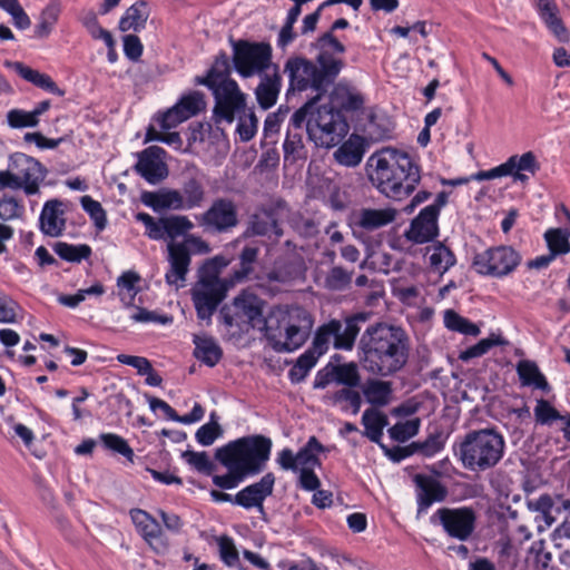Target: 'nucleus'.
<instances>
[{
  "mask_svg": "<svg viewBox=\"0 0 570 570\" xmlns=\"http://www.w3.org/2000/svg\"><path fill=\"white\" fill-rule=\"evenodd\" d=\"M61 202L57 199L48 200L41 210L39 223L40 229L45 235L57 237L65 229L63 212L60 209Z\"/></svg>",
  "mask_w": 570,
  "mask_h": 570,
  "instance_id": "nucleus-31",
  "label": "nucleus"
},
{
  "mask_svg": "<svg viewBox=\"0 0 570 570\" xmlns=\"http://www.w3.org/2000/svg\"><path fill=\"white\" fill-rule=\"evenodd\" d=\"M233 48V65L243 78L266 73L272 65L273 49L268 42L230 39Z\"/></svg>",
  "mask_w": 570,
  "mask_h": 570,
  "instance_id": "nucleus-11",
  "label": "nucleus"
},
{
  "mask_svg": "<svg viewBox=\"0 0 570 570\" xmlns=\"http://www.w3.org/2000/svg\"><path fill=\"white\" fill-rule=\"evenodd\" d=\"M230 63L229 58L226 52L220 51L213 63V66L207 71L206 76H197L194 79L195 85H202L205 87H212L219 83H225V81L233 80L230 78Z\"/></svg>",
  "mask_w": 570,
  "mask_h": 570,
  "instance_id": "nucleus-32",
  "label": "nucleus"
},
{
  "mask_svg": "<svg viewBox=\"0 0 570 570\" xmlns=\"http://www.w3.org/2000/svg\"><path fill=\"white\" fill-rule=\"evenodd\" d=\"M396 209L387 208H362L355 214V226L366 232H373L389 224L396 218Z\"/></svg>",
  "mask_w": 570,
  "mask_h": 570,
  "instance_id": "nucleus-28",
  "label": "nucleus"
},
{
  "mask_svg": "<svg viewBox=\"0 0 570 570\" xmlns=\"http://www.w3.org/2000/svg\"><path fill=\"white\" fill-rule=\"evenodd\" d=\"M371 180L387 198L401 200L420 183V168L404 151L387 149L376 158Z\"/></svg>",
  "mask_w": 570,
  "mask_h": 570,
  "instance_id": "nucleus-5",
  "label": "nucleus"
},
{
  "mask_svg": "<svg viewBox=\"0 0 570 570\" xmlns=\"http://www.w3.org/2000/svg\"><path fill=\"white\" fill-rule=\"evenodd\" d=\"M149 10L147 2L137 1L130 6L119 21V29L122 32L132 30L139 32L146 27Z\"/></svg>",
  "mask_w": 570,
  "mask_h": 570,
  "instance_id": "nucleus-37",
  "label": "nucleus"
},
{
  "mask_svg": "<svg viewBox=\"0 0 570 570\" xmlns=\"http://www.w3.org/2000/svg\"><path fill=\"white\" fill-rule=\"evenodd\" d=\"M82 208L94 219L96 227L102 230L106 226L105 210L99 202L94 200L90 196H82L80 199Z\"/></svg>",
  "mask_w": 570,
  "mask_h": 570,
  "instance_id": "nucleus-61",
  "label": "nucleus"
},
{
  "mask_svg": "<svg viewBox=\"0 0 570 570\" xmlns=\"http://www.w3.org/2000/svg\"><path fill=\"white\" fill-rule=\"evenodd\" d=\"M420 429V420L412 419L405 422L395 423L390 430V436L399 442H405L415 434H417Z\"/></svg>",
  "mask_w": 570,
  "mask_h": 570,
  "instance_id": "nucleus-55",
  "label": "nucleus"
},
{
  "mask_svg": "<svg viewBox=\"0 0 570 570\" xmlns=\"http://www.w3.org/2000/svg\"><path fill=\"white\" fill-rule=\"evenodd\" d=\"M195 220L207 234H228L239 224L238 208L232 198L217 197L206 210L195 215Z\"/></svg>",
  "mask_w": 570,
  "mask_h": 570,
  "instance_id": "nucleus-12",
  "label": "nucleus"
},
{
  "mask_svg": "<svg viewBox=\"0 0 570 570\" xmlns=\"http://www.w3.org/2000/svg\"><path fill=\"white\" fill-rule=\"evenodd\" d=\"M535 421L539 424H550L556 420H566V415L559 413L548 401L540 399L534 407Z\"/></svg>",
  "mask_w": 570,
  "mask_h": 570,
  "instance_id": "nucleus-58",
  "label": "nucleus"
},
{
  "mask_svg": "<svg viewBox=\"0 0 570 570\" xmlns=\"http://www.w3.org/2000/svg\"><path fill=\"white\" fill-rule=\"evenodd\" d=\"M357 354L360 364L375 377H391L401 372L411 355V338L399 325L376 322L361 334Z\"/></svg>",
  "mask_w": 570,
  "mask_h": 570,
  "instance_id": "nucleus-2",
  "label": "nucleus"
},
{
  "mask_svg": "<svg viewBox=\"0 0 570 570\" xmlns=\"http://www.w3.org/2000/svg\"><path fill=\"white\" fill-rule=\"evenodd\" d=\"M508 160L512 161L511 173L522 171L534 175L540 169L537 157L532 151H527L521 156L513 155Z\"/></svg>",
  "mask_w": 570,
  "mask_h": 570,
  "instance_id": "nucleus-54",
  "label": "nucleus"
},
{
  "mask_svg": "<svg viewBox=\"0 0 570 570\" xmlns=\"http://www.w3.org/2000/svg\"><path fill=\"white\" fill-rule=\"evenodd\" d=\"M129 514L137 532L148 546L157 553L166 552L169 542L158 521L141 509H131Z\"/></svg>",
  "mask_w": 570,
  "mask_h": 570,
  "instance_id": "nucleus-19",
  "label": "nucleus"
},
{
  "mask_svg": "<svg viewBox=\"0 0 570 570\" xmlns=\"http://www.w3.org/2000/svg\"><path fill=\"white\" fill-rule=\"evenodd\" d=\"M163 225L166 232V238H170L171 240L186 235L195 227L194 223L185 215H170L164 217Z\"/></svg>",
  "mask_w": 570,
  "mask_h": 570,
  "instance_id": "nucleus-46",
  "label": "nucleus"
},
{
  "mask_svg": "<svg viewBox=\"0 0 570 570\" xmlns=\"http://www.w3.org/2000/svg\"><path fill=\"white\" fill-rule=\"evenodd\" d=\"M282 89V76L278 66H274V72L261 75V81L255 89L257 104L264 110L272 108L278 98Z\"/></svg>",
  "mask_w": 570,
  "mask_h": 570,
  "instance_id": "nucleus-26",
  "label": "nucleus"
},
{
  "mask_svg": "<svg viewBox=\"0 0 570 570\" xmlns=\"http://www.w3.org/2000/svg\"><path fill=\"white\" fill-rule=\"evenodd\" d=\"M226 265L225 258L220 256L207 259L199 269L198 281L190 289L197 318L205 321L206 325L212 324L213 315L232 289L219 276Z\"/></svg>",
  "mask_w": 570,
  "mask_h": 570,
  "instance_id": "nucleus-8",
  "label": "nucleus"
},
{
  "mask_svg": "<svg viewBox=\"0 0 570 570\" xmlns=\"http://www.w3.org/2000/svg\"><path fill=\"white\" fill-rule=\"evenodd\" d=\"M317 361V355L314 352L306 350L297 357L294 365L289 368V381L294 384L303 382L311 370L316 365Z\"/></svg>",
  "mask_w": 570,
  "mask_h": 570,
  "instance_id": "nucleus-43",
  "label": "nucleus"
},
{
  "mask_svg": "<svg viewBox=\"0 0 570 570\" xmlns=\"http://www.w3.org/2000/svg\"><path fill=\"white\" fill-rule=\"evenodd\" d=\"M81 22L94 39H101L107 43V30L99 24L95 11H85L81 17Z\"/></svg>",
  "mask_w": 570,
  "mask_h": 570,
  "instance_id": "nucleus-62",
  "label": "nucleus"
},
{
  "mask_svg": "<svg viewBox=\"0 0 570 570\" xmlns=\"http://www.w3.org/2000/svg\"><path fill=\"white\" fill-rule=\"evenodd\" d=\"M548 28V30L557 38L559 42L567 43L570 40V32L566 28L562 19L559 17V13L549 16L548 18L542 20Z\"/></svg>",
  "mask_w": 570,
  "mask_h": 570,
  "instance_id": "nucleus-63",
  "label": "nucleus"
},
{
  "mask_svg": "<svg viewBox=\"0 0 570 570\" xmlns=\"http://www.w3.org/2000/svg\"><path fill=\"white\" fill-rule=\"evenodd\" d=\"M215 99L213 120L216 125L232 124L236 116L246 111V95L242 92L235 80L207 87Z\"/></svg>",
  "mask_w": 570,
  "mask_h": 570,
  "instance_id": "nucleus-14",
  "label": "nucleus"
},
{
  "mask_svg": "<svg viewBox=\"0 0 570 570\" xmlns=\"http://www.w3.org/2000/svg\"><path fill=\"white\" fill-rule=\"evenodd\" d=\"M362 424L364 425V434L370 441L379 443L383 436V430L387 424V417L375 409H367L363 412Z\"/></svg>",
  "mask_w": 570,
  "mask_h": 570,
  "instance_id": "nucleus-39",
  "label": "nucleus"
},
{
  "mask_svg": "<svg viewBox=\"0 0 570 570\" xmlns=\"http://www.w3.org/2000/svg\"><path fill=\"white\" fill-rule=\"evenodd\" d=\"M136 219L144 224L145 235L154 240H160L166 238V232L164 229V217L154 218L148 213H138Z\"/></svg>",
  "mask_w": 570,
  "mask_h": 570,
  "instance_id": "nucleus-51",
  "label": "nucleus"
},
{
  "mask_svg": "<svg viewBox=\"0 0 570 570\" xmlns=\"http://www.w3.org/2000/svg\"><path fill=\"white\" fill-rule=\"evenodd\" d=\"M218 548H219V557L220 560L227 566V567H237L242 566L239 563V556L238 551L235 547L234 540L229 537H220L218 539Z\"/></svg>",
  "mask_w": 570,
  "mask_h": 570,
  "instance_id": "nucleus-56",
  "label": "nucleus"
},
{
  "mask_svg": "<svg viewBox=\"0 0 570 570\" xmlns=\"http://www.w3.org/2000/svg\"><path fill=\"white\" fill-rule=\"evenodd\" d=\"M181 456L193 469L205 475H212L216 469L208 454L204 451L195 452L188 450L183 452Z\"/></svg>",
  "mask_w": 570,
  "mask_h": 570,
  "instance_id": "nucleus-50",
  "label": "nucleus"
},
{
  "mask_svg": "<svg viewBox=\"0 0 570 570\" xmlns=\"http://www.w3.org/2000/svg\"><path fill=\"white\" fill-rule=\"evenodd\" d=\"M238 117V124L236 131L239 135V139L247 142L254 138L257 132L258 119L254 111H249L247 115L244 112Z\"/></svg>",
  "mask_w": 570,
  "mask_h": 570,
  "instance_id": "nucleus-53",
  "label": "nucleus"
},
{
  "mask_svg": "<svg viewBox=\"0 0 570 570\" xmlns=\"http://www.w3.org/2000/svg\"><path fill=\"white\" fill-rule=\"evenodd\" d=\"M244 235L267 237L274 235L277 239L283 235V230L278 226L275 213L272 209H263L250 216Z\"/></svg>",
  "mask_w": 570,
  "mask_h": 570,
  "instance_id": "nucleus-29",
  "label": "nucleus"
},
{
  "mask_svg": "<svg viewBox=\"0 0 570 570\" xmlns=\"http://www.w3.org/2000/svg\"><path fill=\"white\" fill-rule=\"evenodd\" d=\"M426 255L430 267L443 275L456 263L454 253L441 242L433 243L426 247Z\"/></svg>",
  "mask_w": 570,
  "mask_h": 570,
  "instance_id": "nucleus-36",
  "label": "nucleus"
},
{
  "mask_svg": "<svg viewBox=\"0 0 570 570\" xmlns=\"http://www.w3.org/2000/svg\"><path fill=\"white\" fill-rule=\"evenodd\" d=\"M330 88L326 87L324 91L314 88L291 89V80L288 79L286 91L287 97L307 90L315 94L292 115L289 124L294 129H302L305 126L309 140L317 147L323 148H333L340 145L350 131L346 117L342 110L334 106L336 91L332 92L330 104L318 105L321 98L327 94Z\"/></svg>",
  "mask_w": 570,
  "mask_h": 570,
  "instance_id": "nucleus-4",
  "label": "nucleus"
},
{
  "mask_svg": "<svg viewBox=\"0 0 570 570\" xmlns=\"http://www.w3.org/2000/svg\"><path fill=\"white\" fill-rule=\"evenodd\" d=\"M515 370L522 386H532L543 392L550 391L546 376L534 361L521 360L517 363Z\"/></svg>",
  "mask_w": 570,
  "mask_h": 570,
  "instance_id": "nucleus-34",
  "label": "nucleus"
},
{
  "mask_svg": "<svg viewBox=\"0 0 570 570\" xmlns=\"http://www.w3.org/2000/svg\"><path fill=\"white\" fill-rule=\"evenodd\" d=\"M324 445L316 436H311L306 444L296 453L297 464L302 468L320 466L321 461L318 454L324 452Z\"/></svg>",
  "mask_w": 570,
  "mask_h": 570,
  "instance_id": "nucleus-42",
  "label": "nucleus"
},
{
  "mask_svg": "<svg viewBox=\"0 0 570 570\" xmlns=\"http://www.w3.org/2000/svg\"><path fill=\"white\" fill-rule=\"evenodd\" d=\"M205 108L206 101L204 94L191 90L183 95L173 107L155 116L154 120L161 129L168 130L198 115Z\"/></svg>",
  "mask_w": 570,
  "mask_h": 570,
  "instance_id": "nucleus-16",
  "label": "nucleus"
},
{
  "mask_svg": "<svg viewBox=\"0 0 570 570\" xmlns=\"http://www.w3.org/2000/svg\"><path fill=\"white\" fill-rule=\"evenodd\" d=\"M56 254L67 261L72 263H79L82 259H86L90 256L91 249L88 245H71L68 243L59 242L53 247Z\"/></svg>",
  "mask_w": 570,
  "mask_h": 570,
  "instance_id": "nucleus-49",
  "label": "nucleus"
},
{
  "mask_svg": "<svg viewBox=\"0 0 570 570\" xmlns=\"http://www.w3.org/2000/svg\"><path fill=\"white\" fill-rule=\"evenodd\" d=\"M313 324L311 314L301 306L278 307L265 322L266 338L276 353H292L306 343Z\"/></svg>",
  "mask_w": 570,
  "mask_h": 570,
  "instance_id": "nucleus-6",
  "label": "nucleus"
},
{
  "mask_svg": "<svg viewBox=\"0 0 570 570\" xmlns=\"http://www.w3.org/2000/svg\"><path fill=\"white\" fill-rule=\"evenodd\" d=\"M352 277L353 272H347L341 266H334L325 277V286L331 291H343L351 284Z\"/></svg>",
  "mask_w": 570,
  "mask_h": 570,
  "instance_id": "nucleus-52",
  "label": "nucleus"
},
{
  "mask_svg": "<svg viewBox=\"0 0 570 570\" xmlns=\"http://www.w3.org/2000/svg\"><path fill=\"white\" fill-rule=\"evenodd\" d=\"M504 341L501 338L500 335L491 334L487 338H482L476 344L468 347L466 350L462 351L459 355V358L461 361H470L475 357H480L488 353L492 347L503 345Z\"/></svg>",
  "mask_w": 570,
  "mask_h": 570,
  "instance_id": "nucleus-48",
  "label": "nucleus"
},
{
  "mask_svg": "<svg viewBox=\"0 0 570 570\" xmlns=\"http://www.w3.org/2000/svg\"><path fill=\"white\" fill-rule=\"evenodd\" d=\"M334 383L343 387H360L362 377L358 365L351 361L343 364L334 363Z\"/></svg>",
  "mask_w": 570,
  "mask_h": 570,
  "instance_id": "nucleus-41",
  "label": "nucleus"
},
{
  "mask_svg": "<svg viewBox=\"0 0 570 570\" xmlns=\"http://www.w3.org/2000/svg\"><path fill=\"white\" fill-rule=\"evenodd\" d=\"M194 356L207 366H215L223 357V350L216 340L209 335H194Z\"/></svg>",
  "mask_w": 570,
  "mask_h": 570,
  "instance_id": "nucleus-33",
  "label": "nucleus"
},
{
  "mask_svg": "<svg viewBox=\"0 0 570 570\" xmlns=\"http://www.w3.org/2000/svg\"><path fill=\"white\" fill-rule=\"evenodd\" d=\"M436 520L444 532L460 541H466L476 528V511L472 507L440 508L431 517V522Z\"/></svg>",
  "mask_w": 570,
  "mask_h": 570,
  "instance_id": "nucleus-15",
  "label": "nucleus"
},
{
  "mask_svg": "<svg viewBox=\"0 0 570 570\" xmlns=\"http://www.w3.org/2000/svg\"><path fill=\"white\" fill-rule=\"evenodd\" d=\"M258 254V247L250 245L245 246L240 250L238 255V267H236L229 276L223 277V279L230 288H233L236 284H240L253 278Z\"/></svg>",
  "mask_w": 570,
  "mask_h": 570,
  "instance_id": "nucleus-27",
  "label": "nucleus"
},
{
  "mask_svg": "<svg viewBox=\"0 0 570 570\" xmlns=\"http://www.w3.org/2000/svg\"><path fill=\"white\" fill-rule=\"evenodd\" d=\"M444 325L448 330L464 335L478 336L480 334V328L476 324L461 316L453 309H446L444 312Z\"/></svg>",
  "mask_w": 570,
  "mask_h": 570,
  "instance_id": "nucleus-44",
  "label": "nucleus"
},
{
  "mask_svg": "<svg viewBox=\"0 0 570 570\" xmlns=\"http://www.w3.org/2000/svg\"><path fill=\"white\" fill-rule=\"evenodd\" d=\"M167 250L169 267L165 274V281L176 288L183 287L191 262L190 250L186 244L177 242H170Z\"/></svg>",
  "mask_w": 570,
  "mask_h": 570,
  "instance_id": "nucleus-21",
  "label": "nucleus"
},
{
  "mask_svg": "<svg viewBox=\"0 0 570 570\" xmlns=\"http://www.w3.org/2000/svg\"><path fill=\"white\" fill-rule=\"evenodd\" d=\"M215 412L210 414V422L202 425L196 434V441L203 446L212 445L222 433V428L217 422H214Z\"/></svg>",
  "mask_w": 570,
  "mask_h": 570,
  "instance_id": "nucleus-57",
  "label": "nucleus"
},
{
  "mask_svg": "<svg viewBox=\"0 0 570 570\" xmlns=\"http://www.w3.org/2000/svg\"><path fill=\"white\" fill-rule=\"evenodd\" d=\"M340 332V321L331 320L330 322L321 325L313 338L312 346L307 348L314 352L320 358L328 350L330 340Z\"/></svg>",
  "mask_w": 570,
  "mask_h": 570,
  "instance_id": "nucleus-40",
  "label": "nucleus"
},
{
  "mask_svg": "<svg viewBox=\"0 0 570 570\" xmlns=\"http://www.w3.org/2000/svg\"><path fill=\"white\" fill-rule=\"evenodd\" d=\"M544 239L547 242L549 253L554 257L558 255H564L570 252V243L568 233L560 228H550L544 233Z\"/></svg>",
  "mask_w": 570,
  "mask_h": 570,
  "instance_id": "nucleus-47",
  "label": "nucleus"
},
{
  "mask_svg": "<svg viewBox=\"0 0 570 570\" xmlns=\"http://www.w3.org/2000/svg\"><path fill=\"white\" fill-rule=\"evenodd\" d=\"M273 442L263 434H252L229 441L216 449L215 459L227 470L225 474H214V485L222 490H233L246 479L261 474L271 459Z\"/></svg>",
  "mask_w": 570,
  "mask_h": 570,
  "instance_id": "nucleus-3",
  "label": "nucleus"
},
{
  "mask_svg": "<svg viewBox=\"0 0 570 570\" xmlns=\"http://www.w3.org/2000/svg\"><path fill=\"white\" fill-rule=\"evenodd\" d=\"M235 306L240 311L246 322L254 328L263 326L265 328V322L267 317H264L263 309L265 302L249 291H243L236 297H234Z\"/></svg>",
  "mask_w": 570,
  "mask_h": 570,
  "instance_id": "nucleus-24",
  "label": "nucleus"
},
{
  "mask_svg": "<svg viewBox=\"0 0 570 570\" xmlns=\"http://www.w3.org/2000/svg\"><path fill=\"white\" fill-rule=\"evenodd\" d=\"M454 455L462 466L472 472L493 469L505 453V439L495 428L469 431L453 446Z\"/></svg>",
  "mask_w": 570,
  "mask_h": 570,
  "instance_id": "nucleus-7",
  "label": "nucleus"
},
{
  "mask_svg": "<svg viewBox=\"0 0 570 570\" xmlns=\"http://www.w3.org/2000/svg\"><path fill=\"white\" fill-rule=\"evenodd\" d=\"M363 151L350 142L343 144L336 151V160L345 166H356L361 163Z\"/></svg>",
  "mask_w": 570,
  "mask_h": 570,
  "instance_id": "nucleus-60",
  "label": "nucleus"
},
{
  "mask_svg": "<svg viewBox=\"0 0 570 570\" xmlns=\"http://www.w3.org/2000/svg\"><path fill=\"white\" fill-rule=\"evenodd\" d=\"M207 191L197 175L184 176L179 188H160L156 191L144 190L140 202L155 213L164 210H193L203 207Z\"/></svg>",
  "mask_w": 570,
  "mask_h": 570,
  "instance_id": "nucleus-9",
  "label": "nucleus"
},
{
  "mask_svg": "<svg viewBox=\"0 0 570 570\" xmlns=\"http://www.w3.org/2000/svg\"><path fill=\"white\" fill-rule=\"evenodd\" d=\"M439 217L432 208H423L411 222L404 236L414 244H424L433 240L439 235Z\"/></svg>",
  "mask_w": 570,
  "mask_h": 570,
  "instance_id": "nucleus-22",
  "label": "nucleus"
},
{
  "mask_svg": "<svg viewBox=\"0 0 570 570\" xmlns=\"http://www.w3.org/2000/svg\"><path fill=\"white\" fill-rule=\"evenodd\" d=\"M7 121L11 128L37 127L39 124V119H36L32 111L17 108L8 111Z\"/></svg>",
  "mask_w": 570,
  "mask_h": 570,
  "instance_id": "nucleus-59",
  "label": "nucleus"
},
{
  "mask_svg": "<svg viewBox=\"0 0 570 570\" xmlns=\"http://www.w3.org/2000/svg\"><path fill=\"white\" fill-rule=\"evenodd\" d=\"M297 130L298 129L294 128L287 130L286 138L283 144L285 163L293 164L297 159L304 158V144L302 134Z\"/></svg>",
  "mask_w": 570,
  "mask_h": 570,
  "instance_id": "nucleus-45",
  "label": "nucleus"
},
{
  "mask_svg": "<svg viewBox=\"0 0 570 570\" xmlns=\"http://www.w3.org/2000/svg\"><path fill=\"white\" fill-rule=\"evenodd\" d=\"M4 66L14 70L22 79L33 86L59 97L65 96V90L60 89L49 75L32 69L20 61L6 60Z\"/></svg>",
  "mask_w": 570,
  "mask_h": 570,
  "instance_id": "nucleus-25",
  "label": "nucleus"
},
{
  "mask_svg": "<svg viewBox=\"0 0 570 570\" xmlns=\"http://www.w3.org/2000/svg\"><path fill=\"white\" fill-rule=\"evenodd\" d=\"M166 151L158 146H150L138 155L135 166L137 173L149 184L161 183L168 176V167L165 163Z\"/></svg>",
  "mask_w": 570,
  "mask_h": 570,
  "instance_id": "nucleus-20",
  "label": "nucleus"
},
{
  "mask_svg": "<svg viewBox=\"0 0 570 570\" xmlns=\"http://www.w3.org/2000/svg\"><path fill=\"white\" fill-rule=\"evenodd\" d=\"M47 174V168L36 158L14 153L9 158L8 169L0 171V189H22L28 196L37 195Z\"/></svg>",
  "mask_w": 570,
  "mask_h": 570,
  "instance_id": "nucleus-10",
  "label": "nucleus"
},
{
  "mask_svg": "<svg viewBox=\"0 0 570 570\" xmlns=\"http://www.w3.org/2000/svg\"><path fill=\"white\" fill-rule=\"evenodd\" d=\"M522 256L511 246H495L479 253L473 258V266L480 275L502 278L521 264Z\"/></svg>",
  "mask_w": 570,
  "mask_h": 570,
  "instance_id": "nucleus-13",
  "label": "nucleus"
},
{
  "mask_svg": "<svg viewBox=\"0 0 570 570\" xmlns=\"http://www.w3.org/2000/svg\"><path fill=\"white\" fill-rule=\"evenodd\" d=\"M275 482L273 472L265 473L257 482L246 485L234 495V505L245 510L256 509L265 514L264 502L273 494Z\"/></svg>",
  "mask_w": 570,
  "mask_h": 570,
  "instance_id": "nucleus-17",
  "label": "nucleus"
},
{
  "mask_svg": "<svg viewBox=\"0 0 570 570\" xmlns=\"http://www.w3.org/2000/svg\"><path fill=\"white\" fill-rule=\"evenodd\" d=\"M356 387H342L334 392H327L323 396V403L331 406H338L342 412H350L356 415L362 406V396Z\"/></svg>",
  "mask_w": 570,
  "mask_h": 570,
  "instance_id": "nucleus-30",
  "label": "nucleus"
},
{
  "mask_svg": "<svg viewBox=\"0 0 570 570\" xmlns=\"http://www.w3.org/2000/svg\"><path fill=\"white\" fill-rule=\"evenodd\" d=\"M366 401L374 406H386L392 395V383L380 379H368L362 390Z\"/></svg>",
  "mask_w": 570,
  "mask_h": 570,
  "instance_id": "nucleus-38",
  "label": "nucleus"
},
{
  "mask_svg": "<svg viewBox=\"0 0 570 570\" xmlns=\"http://www.w3.org/2000/svg\"><path fill=\"white\" fill-rule=\"evenodd\" d=\"M218 321L230 336H237L253 328L233 301L230 305L225 304L219 309Z\"/></svg>",
  "mask_w": 570,
  "mask_h": 570,
  "instance_id": "nucleus-35",
  "label": "nucleus"
},
{
  "mask_svg": "<svg viewBox=\"0 0 570 570\" xmlns=\"http://www.w3.org/2000/svg\"><path fill=\"white\" fill-rule=\"evenodd\" d=\"M417 515L428 513L434 503L444 502L448 498V488L435 476L417 473L413 476Z\"/></svg>",
  "mask_w": 570,
  "mask_h": 570,
  "instance_id": "nucleus-18",
  "label": "nucleus"
},
{
  "mask_svg": "<svg viewBox=\"0 0 570 570\" xmlns=\"http://www.w3.org/2000/svg\"><path fill=\"white\" fill-rule=\"evenodd\" d=\"M370 313L358 312L346 316L344 326L340 321V332L334 335L333 346L336 350L351 351L354 347L357 335L361 331V324L368 321Z\"/></svg>",
  "mask_w": 570,
  "mask_h": 570,
  "instance_id": "nucleus-23",
  "label": "nucleus"
},
{
  "mask_svg": "<svg viewBox=\"0 0 570 570\" xmlns=\"http://www.w3.org/2000/svg\"><path fill=\"white\" fill-rule=\"evenodd\" d=\"M122 49L130 61L137 62L141 58L144 46L136 35H126L122 37Z\"/></svg>",
  "mask_w": 570,
  "mask_h": 570,
  "instance_id": "nucleus-64",
  "label": "nucleus"
},
{
  "mask_svg": "<svg viewBox=\"0 0 570 570\" xmlns=\"http://www.w3.org/2000/svg\"><path fill=\"white\" fill-rule=\"evenodd\" d=\"M348 27L345 18L335 20L326 32L312 42V48L316 50L314 59L293 56L285 61L284 73L291 80V89L314 88L324 91L335 83L345 66L343 55L346 47L334 32Z\"/></svg>",
  "mask_w": 570,
  "mask_h": 570,
  "instance_id": "nucleus-1",
  "label": "nucleus"
}]
</instances>
